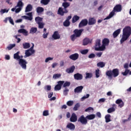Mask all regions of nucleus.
Here are the masks:
<instances>
[{"mask_svg": "<svg viewBox=\"0 0 131 131\" xmlns=\"http://www.w3.org/2000/svg\"><path fill=\"white\" fill-rule=\"evenodd\" d=\"M62 89V87L61 86H59V85L57 84L55 85L54 88V91H60Z\"/></svg>", "mask_w": 131, "mask_h": 131, "instance_id": "obj_53", "label": "nucleus"}, {"mask_svg": "<svg viewBox=\"0 0 131 131\" xmlns=\"http://www.w3.org/2000/svg\"><path fill=\"white\" fill-rule=\"evenodd\" d=\"M102 75V73L100 71L99 69H97L95 70V76L96 78H99L100 76Z\"/></svg>", "mask_w": 131, "mask_h": 131, "instance_id": "obj_21", "label": "nucleus"}, {"mask_svg": "<svg viewBox=\"0 0 131 131\" xmlns=\"http://www.w3.org/2000/svg\"><path fill=\"white\" fill-rule=\"evenodd\" d=\"M82 90H83V86H79L74 89V92L77 94H80L82 92Z\"/></svg>", "mask_w": 131, "mask_h": 131, "instance_id": "obj_12", "label": "nucleus"}, {"mask_svg": "<svg viewBox=\"0 0 131 131\" xmlns=\"http://www.w3.org/2000/svg\"><path fill=\"white\" fill-rule=\"evenodd\" d=\"M110 118H111V115H110V114L106 115L105 117V122H110V121H111Z\"/></svg>", "mask_w": 131, "mask_h": 131, "instance_id": "obj_33", "label": "nucleus"}, {"mask_svg": "<svg viewBox=\"0 0 131 131\" xmlns=\"http://www.w3.org/2000/svg\"><path fill=\"white\" fill-rule=\"evenodd\" d=\"M60 37L61 36L60 35L58 31L54 32L53 34L52 35V38L55 40L60 39Z\"/></svg>", "mask_w": 131, "mask_h": 131, "instance_id": "obj_10", "label": "nucleus"}, {"mask_svg": "<svg viewBox=\"0 0 131 131\" xmlns=\"http://www.w3.org/2000/svg\"><path fill=\"white\" fill-rule=\"evenodd\" d=\"M43 8L42 7H38L36 9V12L38 14H39V13H42L43 12Z\"/></svg>", "mask_w": 131, "mask_h": 131, "instance_id": "obj_41", "label": "nucleus"}, {"mask_svg": "<svg viewBox=\"0 0 131 131\" xmlns=\"http://www.w3.org/2000/svg\"><path fill=\"white\" fill-rule=\"evenodd\" d=\"M70 121H71V122H76V121H77V116H76L75 114H72L70 118Z\"/></svg>", "mask_w": 131, "mask_h": 131, "instance_id": "obj_14", "label": "nucleus"}, {"mask_svg": "<svg viewBox=\"0 0 131 131\" xmlns=\"http://www.w3.org/2000/svg\"><path fill=\"white\" fill-rule=\"evenodd\" d=\"M31 10H32V6H31V5H29L26 8L25 12H30V11H31Z\"/></svg>", "mask_w": 131, "mask_h": 131, "instance_id": "obj_38", "label": "nucleus"}, {"mask_svg": "<svg viewBox=\"0 0 131 131\" xmlns=\"http://www.w3.org/2000/svg\"><path fill=\"white\" fill-rule=\"evenodd\" d=\"M88 25V20L84 19L82 20L79 25V28H81V27H83V26H86Z\"/></svg>", "mask_w": 131, "mask_h": 131, "instance_id": "obj_15", "label": "nucleus"}, {"mask_svg": "<svg viewBox=\"0 0 131 131\" xmlns=\"http://www.w3.org/2000/svg\"><path fill=\"white\" fill-rule=\"evenodd\" d=\"M9 11H10V9H2L0 10V15L1 16H3V15H4V14H5V13H8Z\"/></svg>", "mask_w": 131, "mask_h": 131, "instance_id": "obj_25", "label": "nucleus"}, {"mask_svg": "<svg viewBox=\"0 0 131 131\" xmlns=\"http://www.w3.org/2000/svg\"><path fill=\"white\" fill-rule=\"evenodd\" d=\"M62 75L61 74H55L53 76V79H58V78H60Z\"/></svg>", "mask_w": 131, "mask_h": 131, "instance_id": "obj_36", "label": "nucleus"}, {"mask_svg": "<svg viewBox=\"0 0 131 131\" xmlns=\"http://www.w3.org/2000/svg\"><path fill=\"white\" fill-rule=\"evenodd\" d=\"M8 21H9L10 24L12 25H14V20H13V18H12V17H8L5 18V19L3 20L4 23H8Z\"/></svg>", "mask_w": 131, "mask_h": 131, "instance_id": "obj_11", "label": "nucleus"}, {"mask_svg": "<svg viewBox=\"0 0 131 131\" xmlns=\"http://www.w3.org/2000/svg\"><path fill=\"white\" fill-rule=\"evenodd\" d=\"M48 35H49V33H43L42 35L43 38H48Z\"/></svg>", "mask_w": 131, "mask_h": 131, "instance_id": "obj_61", "label": "nucleus"}, {"mask_svg": "<svg viewBox=\"0 0 131 131\" xmlns=\"http://www.w3.org/2000/svg\"><path fill=\"white\" fill-rule=\"evenodd\" d=\"M69 92V90L68 89H66L64 91H63V95H64V96H67V95L68 94V92Z\"/></svg>", "mask_w": 131, "mask_h": 131, "instance_id": "obj_62", "label": "nucleus"}, {"mask_svg": "<svg viewBox=\"0 0 131 131\" xmlns=\"http://www.w3.org/2000/svg\"><path fill=\"white\" fill-rule=\"evenodd\" d=\"M105 63L103 62H99L97 63V67H100V68H103V67H105Z\"/></svg>", "mask_w": 131, "mask_h": 131, "instance_id": "obj_39", "label": "nucleus"}, {"mask_svg": "<svg viewBox=\"0 0 131 131\" xmlns=\"http://www.w3.org/2000/svg\"><path fill=\"white\" fill-rule=\"evenodd\" d=\"M74 77L75 79H76V80H81V79H82L83 77L82 75L79 73H77L74 75Z\"/></svg>", "mask_w": 131, "mask_h": 131, "instance_id": "obj_17", "label": "nucleus"}, {"mask_svg": "<svg viewBox=\"0 0 131 131\" xmlns=\"http://www.w3.org/2000/svg\"><path fill=\"white\" fill-rule=\"evenodd\" d=\"M75 69V67L72 66L70 68L67 69L66 72H67V73H72L74 71Z\"/></svg>", "mask_w": 131, "mask_h": 131, "instance_id": "obj_27", "label": "nucleus"}, {"mask_svg": "<svg viewBox=\"0 0 131 131\" xmlns=\"http://www.w3.org/2000/svg\"><path fill=\"white\" fill-rule=\"evenodd\" d=\"M121 5H116L114 8L113 10L110 13L108 16L104 19V20H108V19H111L114 15H115V12H121Z\"/></svg>", "mask_w": 131, "mask_h": 131, "instance_id": "obj_4", "label": "nucleus"}, {"mask_svg": "<svg viewBox=\"0 0 131 131\" xmlns=\"http://www.w3.org/2000/svg\"><path fill=\"white\" fill-rule=\"evenodd\" d=\"M105 74L106 76H108V78H112V76H113L112 71L111 70L106 71Z\"/></svg>", "mask_w": 131, "mask_h": 131, "instance_id": "obj_24", "label": "nucleus"}, {"mask_svg": "<svg viewBox=\"0 0 131 131\" xmlns=\"http://www.w3.org/2000/svg\"><path fill=\"white\" fill-rule=\"evenodd\" d=\"M35 21L36 23L38 24L39 23H41V22H42V18L40 17H36L35 18Z\"/></svg>", "mask_w": 131, "mask_h": 131, "instance_id": "obj_34", "label": "nucleus"}, {"mask_svg": "<svg viewBox=\"0 0 131 131\" xmlns=\"http://www.w3.org/2000/svg\"><path fill=\"white\" fill-rule=\"evenodd\" d=\"M96 23V19L94 18H90L89 20V25H94Z\"/></svg>", "mask_w": 131, "mask_h": 131, "instance_id": "obj_31", "label": "nucleus"}, {"mask_svg": "<svg viewBox=\"0 0 131 131\" xmlns=\"http://www.w3.org/2000/svg\"><path fill=\"white\" fill-rule=\"evenodd\" d=\"M79 57V55L78 53H74L73 54L69 56V58L71 59V60H73V61H76L77 59H78V57Z\"/></svg>", "mask_w": 131, "mask_h": 131, "instance_id": "obj_9", "label": "nucleus"}, {"mask_svg": "<svg viewBox=\"0 0 131 131\" xmlns=\"http://www.w3.org/2000/svg\"><path fill=\"white\" fill-rule=\"evenodd\" d=\"M115 111V107H111L107 110V113H112V112H114Z\"/></svg>", "mask_w": 131, "mask_h": 131, "instance_id": "obj_50", "label": "nucleus"}, {"mask_svg": "<svg viewBox=\"0 0 131 131\" xmlns=\"http://www.w3.org/2000/svg\"><path fill=\"white\" fill-rule=\"evenodd\" d=\"M18 36H20V35H15L14 36V37L17 40V43H19L21 41V39L20 38H18Z\"/></svg>", "mask_w": 131, "mask_h": 131, "instance_id": "obj_57", "label": "nucleus"}, {"mask_svg": "<svg viewBox=\"0 0 131 131\" xmlns=\"http://www.w3.org/2000/svg\"><path fill=\"white\" fill-rule=\"evenodd\" d=\"M67 13H68V10L62 7H60L57 12V14L60 16H64V14H67Z\"/></svg>", "mask_w": 131, "mask_h": 131, "instance_id": "obj_8", "label": "nucleus"}, {"mask_svg": "<svg viewBox=\"0 0 131 131\" xmlns=\"http://www.w3.org/2000/svg\"><path fill=\"white\" fill-rule=\"evenodd\" d=\"M131 34V28L130 27H125L123 29V33L122 38L120 39V43H123L125 40H127V38L130 36Z\"/></svg>", "mask_w": 131, "mask_h": 131, "instance_id": "obj_3", "label": "nucleus"}, {"mask_svg": "<svg viewBox=\"0 0 131 131\" xmlns=\"http://www.w3.org/2000/svg\"><path fill=\"white\" fill-rule=\"evenodd\" d=\"M54 59L53 57H48L45 59V63H48L49 61H52Z\"/></svg>", "mask_w": 131, "mask_h": 131, "instance_id": "obj_56", "label": "nucleus"}, {"mask_svg": "<svg viewBox=\"0 0 131 131\" xmlns=\"http://www.w3.org/2000/svg\"><path fill=\"white\" fill-rule=\"evenodd\" d=\"M43 116H49L50 115V113L49 112V110H45L43 111L42 113Z\"/></svg>", "mask_w": 131, "mask_h": 131, "instance_id": "obj_42", "label": "nucleus"}, {"mask_svg": "<svg viewBox=\"0 0 131 131\" xmlns=\"http://www.w3.org/2000/svg\"><path fill=\"white\" fill-rule=\"evenodd\" d=\"M37 31V28L36 27H32L30 30V33L31 34H34Z\"/></svg>", "mask_w": 131, "mask_h": 131, "instance_id": "obj_32", "label": "nucleus"}, {"mask_svg": "<svg viewBox=\"0 0 131 131\" xmlns=\"http://www.w3.org/2000/svg\"><path fill=\"white\" fill-rule=\"evenodd\" d=\"M80 53L81 54H82V55H85V54H88V53H89V50L85 49V50H81Z\"/></svg>", "mask_w": 131, "mask_h": 131, "instance_id": "obj_48", "label": "nucleus"}, {"mask_svg": "<svg viewBox=\"0 0 131 131\" xmlns=\"http://www.w3.org/2000/svg\"><path fill=\"white\" fill-rule=\"evenodd\" d=\"M16 47V44L13 43V44H10L8 45L6 48V50H8V51H11L12 49H14Z\"/></svg>", "mask_w": 131, "mask_h": 131, "instance_id": "obj_30", "label": "nucleus"}, {"mask_svg": "<svg viewBox=\"0 0 131 131\" xmlns=\"http://www.w3.org/2000/svg\"><path fill=\"white\" fill-rule=\"evenodd\" d=\"M22 1L23 0H18L17 5L14 8L11 9L12 12H15L16 14L21 12L22 9L23 8V6H24Z\"/></svg>", "mask_w": 131, "mask_h": 131, "instance_id": "obj_5", "label": "nucleus"}, {"mask_svg": "<svg viewBox=\"0 0 131 131\" xmlns=\"http://www.w3.org/2000/svg\"><path fill=\"white\" fill-rule=\"evenodd\" d=\"M80 105H79V103H77L75 104V106L73 108V110L74 111H77V110L78 109V108H79V106Z\"/></svg>", "mask_w": 131, "mask_h": 131, "instance_id": "obj_52", "label": "nucleus"}, {"mask_svg": "<svg viewBox=\"0 0 131 131\" xmlns=\"http://www.w3.org/2000/svg\"><path fill=\"white\" fill-rule=\"evenodd\" d=\"M67 127H68V128H69L70 129H71L72 130H73L75 128V126L74 125V124H73L71 123H70L67 125Z\"/></svg>", "mask_w": 131, "mask_h": 131, "instance_id": "obj_26", "label": "nucleus"}, {"mask_svg": "<svg viewBox=\"0 0 131 131\" xmlns=\"http://www.w3.org/2000/svg\"><path fill=\"white\" fill-rule=\"evenodd\" d=\"M90 43V39L86 38L84 39L83 41V46H86V45H89Z\"/></svg>", "mask_w": 131, "mask_h": 131, "instance_id": "obj_35", "label": "nucleus"}, {"mask_svg": "<svg viewBox=\"0 0 131 131\" xmlns=\"http://www.w3.org/2000/svg\"><path fill=\"white\" fill-rule=\"evenodd\" d=\"M106 101V98H101L99 100L98 103H104Z\"/></svg>", "mask_w": 131, "mask_h": 131, "instance_id": "obj_60", "label": "nucleus"}, {"mask_svg": "<svg viewBox=\"0 0 131 131\" xmlns=\"http://www.w3.org/2000/svg\"><path fill=\"white\" fill-rule=\"evenodd\" d=\"M23 48L25 50H27V49H29L30 48V43L29 42H24L23 43Z\"/></svg>", "mask_w": 131, "mask_h": 131, "instance_id": "obj_23", "label": "nucleus"}, {"mask_svg": "<svg viewBox=\"0 0 131 131\" xmlns=\"http://www.w3.org/2000/svg\"><path fill=\"white\" fill-rule=\"evenodd\" d=\"M53 95H54V93L53 92H50L48 93V98H49V99H51V98L53 97Z\"/></svg>", "mask_w": 131, "mask_h": 131, "instance_id": "obj_64", "label": "nucleus"}, {"mask_svg": "<svg viewBox=\"0 0 131 131\" xmlns=\"http://www.w3.org/2000/svg\"><path fill=\"white\" fill-rule=\"evenodd\" d=\"M63 25L66 27H68L70 25V21L68 20H66L64 23H63Z\"/></svg>", "mask_w": 131, "mask_h": 131, "instance_id": "obj_43", "label": "nucleus"}, {"mask_svg": "<svg viewBox=\"0 0 131 131\" xmlns=\"http://www.w3.org/2000/svg\"><path fill=\"white\" fill-rule=\"evenodd\" d=\"M34 48V44L32 43V46L28 50L25 51V58H27V57H30L32 55H33L35 53V50L33 49Z\"/></svg>", "mask_w": 131, "mask_h": 131, "instance_id": "obj_6", "label": "nucleus"}, {"mask_svg": "<svg viewBox=\"0 0 131 131\" xmlns=\"http://www.w3.org/2000/svg\"><path fill=\"white\" fill-rule=\"evenodd\" d=\"M76 37H77V36H76V35L74 34L71 36V39L72 40V41H74L75 39H76Z\"/></svg>", "mask_w": 131, "mask_h": 131, "instance_id": "obj_54", "label": "nucleus"}, {"mask_svg": "<svg viewBox=\"0 0 131 131\" xmlns=\"http://www.w3.org/2000/svg\"><path fill=\"white\" fill-rule=\"evenodd\" d=\"M52 86L50 85H47L44 87V90L45 91H51Z\"/></svg>", "mask_w": 131, "mask_h": 131, "instance_id": "obj_46", "label": "nucleus"}, {"mask_svg": "<svg viewBox=\"0 0 131 131\" xmlns=\"http://www.w3.org/2000/svg\"><path fill=\"white\" fill-rule=\"evenodd\" d=\"M27 15L29 16H27V20H29V21H32V19L33 17H32V12H29L27 13Z\"/></svg>", "mask_w": 131, "mask_h": 131, "instance_id": "obj_28", "label": "nucleus"}, {"mask_svg": "<svg viewBox=\"0 0 131 131\" xmlns=\"http://www.w3.org/2000/svg\"><path fill=\"white\" fill-rule=\"evenodd\" d=\"M129 65L128 64V63H126L124 64V68H125V69H128V66Z\"/></svg>", "mask_w": 131, "mask_h": 131, "instance_id": "obj_63", "label": "nucleus"}, {"mask_svg": "<svg viewBox=\"0 0 131 131\" xmlns=\"http://www.w3.org/2000/svg\"><path fill=\"white\" fill-rule=\"evenodd\" d=\"M85 74V79H88V78H92V77H93V74L92 73H86Z\"/></svg>", "mask_w": 131, "mask_h": 131, "instance_id": "obj_40", "label": "nucleus"}, {"mask_svg": "<svg viewBox=\"0 0 131 131\" xmlns=\"http://www.w3.org/2000/svg\"><path fill=\"white\" fill-rule=\"evenodd\" d=\"M121 31V29H119L113 33V35L114 38H115V37H117V36L119 35V33H120Z\"/></svg>", "mask_w": 131, "mask_h": 131, "instance_id": "obj_20", "label": "nucleus"}, {"mask_svg": "<svg viewBox=\"0 0 131 131\" xmlns=\"http://www.w3.org/2000/svg\"><path fill=\"white\" fill-rule=\"evenodd\" d=\"M73 104H74V101L73 100H70L67 102V105L70 106H72Z\"/></svg>", "mask_w": 131, "mask_h": 131, "instance_id": "obj_47", "label": "nucleus"}, {"mask_svg": "<svg viewBox=\"0 0 131 131\" xmlns=\"http://www.w3.org/2000/svg\"><path fill=\"white\" fill-rule=\"evenodd\" d=\"M62 6L63 7V9H64V10H67V8L70 7V3L66 2H63L62 4Z\"/></svg>", "mask_w": 131, "mask_h": 131, "instance_id": "obj_22", "label": "nucleus"}, {"mask_svg": "<svg viewBox=\"0 0 131 131\" xmlns=\"http://www.w3.org/2000/svg\"><path fill=\"white\" fill-rule=\"evenodd\" d=\"M40 3L41 4H43V5L46 6V5H48L49 3H50V0H41Z\"/></svg>", "mask_w": 131, "mask_h": 131, "instance_id": "obj_44", "label": "nucleus"}, {"mask_svg": "<svg viewBox=\"0 0 131 131\" xmlns=\"http://www.w3.org/2000/svg\"><path fill=\"white\" fill-rule=\"evenodd\" d=\"M128 73H129V70L125 69V72H122V74L123 75H124V76H125L127 75V74H128Z\"/></svg>", "mask_w": 131, "mask_h": 131, "instance_id": "obj_49", "label": "nucleus"}, {"mask_svg": "<svg viewBox=\"0 0 131 131\" xmlns=\"http://www.w3.org/2000/svg\"><path fill=\"white\" fill-rule=\"evenodd\" d=\"M113 76L114 77H117L119 74V71L117 69H115L112 71Z\"/></svg>", "mask_w": 131, "mask_h": 131, "instance_id": "obj_18", "label": "nucleus"}, {"mask_svg": "<svg viewBox=\"0 0 131 131\" xmlns=\"http://www.w3.org/2000/svg\"><path fill=\"white\" fill-rule=\"evenodd\" d=\"M78 122H80L81 124L85 125L88 123V119L86 117H84V116H81L78 119Z\"/></svg>", "mask_w": 131, "mask_h": 131, "instance_id": "obj_7", "label": "nucleus"}, {"mask_svg": "<svg viewBox=\"0 0 131 131\" xmlns=\"http://www.w3.org/2000/svg\"><path fill=\"white\" fill-rule=\"evenodd\" d=\"M82 31H83V29H81V30L76 29L74 31V32L75 33L74 34L76 35L77 37H79V36L81 35V33H82Z\"/></svg>", "mask_w": 131, "mask_h": 131, "instance_id": "obj_13", "label": "nucleus"}, {"mask_svg": "<svg viewBox=\"0 0 131 131\" xmlns=\"http://www.w3.org/2000/svg\"><path fill=\"white\" fill-rule=\"evenodd\" d=\"M70 83H71L70 82L66 81L63 84V88H66V86H70Z\"/></svg>", "mask_w": 131, "mask_h": 131, "instance_id": "obj_58", "label": "nucleus"}, {"mask_svg": "<svg viewBox=\"0 0 131 131\" xmlns=\"http://www.w3.org/2000/svg\"><path fill=\"white\" fill-rule=\"evenodd\" d=\"M90 97V94H86L84 95L81 98V101L82 102L83 100H85V99H88Z\"/></svg>", "mask_w": 131, "mask_h": 131, "instance_id": "obj_51", "label": "nucleus"}, {"mask_svg": "<svg viewBox=\"0 0 131 131\" xmlns=\"http://www.w3.org/2000/svg\"><path fill=\"white\" fill-rule=\"evenodd\" d=\"M19 54L20 52L19 51L14 54L13 58L18 61V65L23 70H26V69H27V64H28V62L26 60L23 59V56L19 55Z\"/></svg>", "mask_w": 131, "mask_h": 131, "instance_id": "obj_1", "label": "nucleus"}, {"mask_svg": "<svg viewBox=\"0 0 131 131\" xmlns=\"http://www.w3.org/2000/svg\"><path fill=\"white\" fill-rule=\"evenodd\" d=\"M38 28L40 29L43 28V26H45V23L42 22L38 24Z\"/></svg>", "mask_w": 131, "mask_h": 131, "instance_id": "obj_55", "label": "nucleus"}, {"mask_svg": "<svg viewBox=\"0 0 131 131\" xmlns=\"http://www.w3.org/2000/svg\"><path fill=\"white\" fill-rule=\"evenodd\" d=\"M116 104H118L120 108H122L124 106V102L121 99H117L116 101Z\"/></svg>", "mask_w": 131, "mask_h": 131, "instance_id": "obj_16", "label": "nucleus"}, {"mask_svg": "<svg viewBox=\"0 0 131 131\" xmlns=\"http://www.w3.org/2000/svg\"><path fill=\"white\" fill-rule=\"evenodd\" d=\"M94 111V108L89 107L85 110V112H93Z\"/></svg>", "mask_w": 131, "mask_h": 131, "instance_id": "obj_45", "label": "nucleus"}, {"mask_svg": "<svg viewBox=\"0 0 131 131\" xmlns=\"http://www.w3.org/2000/svg\"><path fill=\"white\" fill-rule=\"evenodd\" d=\"M57 85L62 88V85L64 84V81H59L57 82Z\"/></svg>", "mask_w": 131, "mask_h": 131, "instance_id": "obj_59", "label": "nucleus"}, {"mask_svg": "<svg viewBox=\"0 0 131 131\" xmlns=\"http://www.w3.org/2000/svg\"><path fill=\"white\" fill-rule=\"evenodd\" d=\"M18 32L19 33H23L24 35H25L26 36L28 35V31L24 29H20L18 30Z\"/></svg>", "mask_w": 131, "mask_h": 131, "instance_id": "obj_19", "label": "nucleus"}, {"mask_svg": "<svg viewBox=\"0 0 131 131\" xmlns=\"http://www.w3.org/2000/svg\"><path fill=\"white\" fill-rule=\"evenodd\" d=\"M96 117V115L94 114H92L90 115H88L86 116V119H88L89 120H93V119H95V118Z\"/></svg>", "mask_w": 131, "mask_h": 131, "instance_id": "obj_29", "label": "nucleus"}, {"mask_svg": "<svg viewBox=\"0 0 131 131\" xmlns=\"http://www.w3.org/2000/svg\"><path fill=\"white\" fill-rule=\"evenodd\" d=\"M78 20H79V16L75 15L72 18V23H75V22H76V21H78Z\"/></svg>", "mask_w": 131, "mask_h": 131, "instance_id": "obj_37", "label": "nucleus"}, {"mask_svg": "<svg viewBox=\"0 0 131 131\" xmlns=\"http://www.w3.org/2000/svg\"><path fill=\"white\" fill-rule=\"evenodd\" d=\"M109 42H110L109 39L106 38H104L102 40V44L101 46V40H96L95 46L94 47L95 51H105V50H106V47L109 46Z\"/></svg>", "mask_w": 131, "mask_h": 131, "instance_id": "obj_2", "label": "nucleus"}]
</instances>
